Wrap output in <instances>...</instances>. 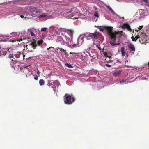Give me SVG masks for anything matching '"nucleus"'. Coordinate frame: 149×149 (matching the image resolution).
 <instances>
[{"instance_id": "f257e3e1", "label": "nucleus", "mask_w": 149, "mask_h": 149, "mask_svg": "<svg viewBox=\"0 0 149 149\" xmlns=\"http://www.w3.org/2000/svg\"><path fill=\"white\" fill-rule=\"evenodd\" d=\"M79 13V11L77 10L76 8L73 7L70 10L65 12L63 14V15L65 16L71 13L70 15V17H72L74 16L77 15V14H78Z\"/></svg>"}, {"instance_id": "f03ea898", "label": "nucleus", "mask_w": 149, "mask_h": 149, "mask_svg": "<svg viewBox=\"0 0 149 149\" xmlns=\"http://www.w3.org/2000/svg\"><path fill=\"white\" fill-rule=\"evenodd\" d=\"M47 85L49 86L52 87L54 88V91H55L56 87H58L60 84L58 80L54 81L52 80L48 81Z\"/></svg>"}, {"instance_id": "7ed1b4c3", "label": "nucleus", "mask_w": 149, "mask_h": 149, "mask_svg": "<svg viewBox=\"0 0 149 149\" xmlns=\"http://www.w3.org/2000/svg\"><path fill=\"white\" fill-rule=\"evenodd\" d=\"M139 34L140 37V39L139 40V42L141 43L142 44H146L145 43H147L146 42L147 41L146 35L145 33L143 32H139Z\"/></svg>"}, {"instance_id": "20e7f679", "label": "nucleus", "mask_w": 149, "mask_h": 149, "mask_svg": "<svg viewBox=\"0 0 149 149\" xmlns=\"http://www.w3.org/2000/svg\"><path fill=\"white\" fill-rule=\"evenodd\" d=\"M74 101V97H72L70 95L67 96L65 99L64 100L65 103L68 105L72 104Z\"/></svg>"}, {"instance_id": "39448f33", "label": "nucleus", "mask_w": 149, "mask_h": 149, "mask_svg": "<svg viewBox=\"0 0 149 149\" xmlns=\"http://www.w3.org/2000/svg\"><path fill=\"white\" fill-rule=\"evenodd\" d=\"M104 29L107 32V34L110 37L115 33V31L113 32V28L110 26H105Z\"/></svg>"}, {"instance_id": "423d86ee", "label": "nucleus", "mask_w": 149, "mask_h": 149, "mask_svg": "<svg viewBox=\"0 0 149 149\" xmlns=\"http://www.w3.org/2000/svg\"><path fill=\"white\" fill-rule=\"evenodd\" d=\"M37 46V45L35 39H33L29 45V48H32L33 51L34 50L36 49Z\"/></svg>"}, {"instance_id": "0eeeda50", "label": "nucleus", "mask_w": 149, "mask_h": 149, "mask_svg": "<svg viewBox=\"0 0 149 149\" xmlns=\"http://www.w3.org/2000/svg\"><path fill=\"white\" fill-rule=\"evenodd\" d=\"M29 9L30 12L31 13L35 12L36 13H39L41 12V10L37 9L36 7L33 6H30L29 7Z\"/></svg>"}, {"instance_id": "6e6552de", "label": "nucleus", "mask_w": 149, "mask_h": 149, "mask_svg": "<svg viewBox=\"0 0 149 149\" xmlns=\"http://www.w3.org/2000/svg\"><path fill=\"white\" fill-rule=\"evenodd\" d=\"M99 35V33L97 32L94 33H90L89 35V36L94 39H97L98 38V36Z\"/></svg>"}, {"instance_id": "1a4fd4ad", "label": "nucleus", "mask_w": 149, "mask_h": 149, "mask_svg": "<svg viewBox=\"0 0 149 149\" xmlns=\"http://www.w3.org/2000/svg\"><path fill=\"white\" fill-rule=\"evenodd\" d=\"M9 48L8 49L7 48H3L1 49L0 51V56H5L6 55L7 52L9 51Z\"/></svg>"}, {"instance_id": "9d476101", "label": "nucleus", "mask_w": 149, "mask_h": 149, "mask_svg": "<svg viewBox=\"0 0 149 149\" xmlns=\"http://www.w3.org/2000/svg\"><path fill=\"white\" fill-rule=\"evenodd\" d=\"M74 33V31L72 30H67V33L69 34L70 37H67V36H65L66 38H67L68 40L70 38L72 40L73 38V35Z\"/></svg>"}, {"instance_id": "9b49d317", "label": "nucleus", "mask_w": 149, "mask_h": 149, "mask_svg": "<svg viewBox=\"0 0 149 149\" xmlns=\"http://www.w3.org/2000/svg\"><path fill=\"white\" fill-rule=\"evenodd\" d=\"M30 66H22L20 68V70L22 72L24 73H26L27 72L30 71L29 69L28 68Z\"/></svg>"}, {"instance_id": "f8f14e48", "label": "nucleus", "mask_w": 149, "mask_h": 149, "mask_svg": "<svg viewBox=\"0 0 149 149\" xmlns=\"http://www.w3.org/2000/svg\"><path fill=\"white\" fill-rule=\"evenodd\" d=\"M117 36V35L116 33H115L114 34H113L112 36H111L110 37L111 40V41L113 43L115 42V41L116 40V36Z\"/></svg>"}, {"instance_id": "ddd939ff", "label": "nucleus", "mask_w": 149, "mask_h": 149, "mask_svg": "<svg viewBox=\"0 0 149 149\" xmlns=\"http://www.w3.org/2000/svg\"><path fill=\"white\" fill-rule=\"evenodd\" d=\"M122 72V70H120L117 71L113 73V74L114 76H117L120 75L121 73Z\"/></svg>"}, {"instance_id": "4468645a", "label": "nucleus", "mask_w": 149, "mask_h": 149, "mask_svg": "<svg viewBox=\"0 0 149 149\" xmlns=\"http://www.w3.org/2000/svg\"><path fill=\"white\" fill-rule=\"evenodd\" d=\"M115 33H116L117 36L119 35V36H118V37H120L122 36H123L125 35L124 32H123V31H118V32L115 31Z\"/></svg>"}, {"instance_id": "2eb2a0df", "label": "nucleus", "mask_w": 149, "mask_h": 149, "mask_svg": "<svg viewBox=\"0 0 149 149\" xmlns=\"http://www.w3.org/2000/svg\"><path fill=\"white\" fill-rule=\"evenodd\" d=\"M131 38L132 39V40L133 41H136L138 39H140V37L139 33L136 36H135V37H134V36H132L131 37Z\"/></svg>"}, {"instance_id": "dca6fc26", "label": "nucleus", "mask_w": 149, "mask_h": 149, "mask_svg": "<svg viewBox=\"0 0 149 149\" xmlns=\"http://www.w3.org/2000/svg\"><path fill=\"white\" fill-rule=\"evenodd\" d=\"M128 47L131 51H135V48L133 44H130L128 46Z\"/></svg>"}, {"instance_id": "f3484780", "label": "nucleus", "mask_w": 149, "mask_h": 149, "mask_svg": "<svg viewBox=\"0 0 149 149\" xmlns=\"http://www.w3.org/2000/svg\"><path fill=\"white\" fill-rule=\"evenodd\" d=\"M19 55H16L14 56V57H13V58H12V60L13 61L15 62L17 61V58H19Z\"/></svg>"}, {"instance_id": "a211bd4d", "label": "nucleus", "mask_w": 149, "mask_h": 149, "mask_svg": "<svg viewBox=\"0 0 149 149\" xmlns=\"http://www.w3.org/2000/svg\"><path fill=\"white\" fill-rule=\"evenodd\" d=\"M121 51L122 56H125L126 54V52L125 51V48L124 47H121Z\"/></svg>"}, {"instance_id": "6ab92c4d", "label": "nucleus", "mask_w": 149, "mask_h": 149, "mask_svg": "<svg viewBox=\"0 0 149 149\" xmlns=\"http://www.w3.org/2000/svg\"><path fill=\"white\" fill-rule=\"evenodd\" d=\"M129 24L128 23H125L121 26L122 28L123 29H125L127 28L129 26Z\"/></svg>"}, {"instance_id": "aec40b11", "label": "nucleus", "mask_w": 149, "mask_h": 149, "mask_svg": "<svg viewBox=\"0 0 149 149\" xmlns=\"http://www.w3.org/2000/svg\"><path fill=\"white\" fill-rule=\"evenodd\" d=\"M110 44L113 46L115 45H120V43H113L112 41H110L109 42Z\"/></svg>"}, {"instance_id": "412c9836", "label": "nucleus", "mask_w": 149, "mask_h": 149, "mask_svg": "<svg viewBox=\"0 0 149 149\" xmlns=\"http://www.w3.org/2000/svg\"><path fill=\"white\" fill-rule=\"evenodd\" d=\"M95 26L99 29L100 31L103 32L104 31V29L103 28H101V26Z\"/></svg>"}, {"instance_id": "4be33fe9", "label": "nucleus", "mask_w": 149, "mask_h": 149, "mask_svg": "<svg viewBox=\"0 0 149 149\" xmlns=\"http://www.w3.org/2000/svg\"><path fill=\"white\" fill-rule=\"evenodd\" d=\"M106 7L109 10L113 13L114 14L115 13L114 12L113 10V9L109 6L107 5Z\"/></svg>"}, {"instance_id": "5701e85b", "label": "nucleus", "mask_w": 149, "mask_h": 149, "mask_svg": "<svg viewBox=\"0 0 149 149\" xmlns=\"http://www.w3.org/2000/svg\"><path fill=\"white\" fill-rule=\"evenodd\" d=\"M24 49H26V50L28 49L27 51L29 52H33L34 51L33 50H30V48H29V47L28 48L27 45H26V47L24 48Z\"/></svg>"}, {"instance_id": "b1692460", "label": "nucleus", "mask_w": 149, "mask_h": 149, "mask_svg": "<svg viewBox=\"0 0 149 149\" xmlns=\"http://www.w3.org/2000/svg\"><path fill=\"white\" fill-rule=\"evenodd\" d=\"M43 41L42 40H38L37 42H36L37 46L38 45H40L42 44V43H43Z\"/></svg>"}, {"instance_id": "393cba45", "label": "nucleus", "mask_w": 149, "mask_h": 149, "mask_svg": "<svg viewBox=\"0 0 149 149\" xmlns=\"http://www.w3.org/2000/svg\"><path fill=\"white\" fill-rule=\"evenodd\" d=\"M45 81L43 79H40L39 81V84L41 86L44 85V84Z\"/></svg>"}, {"instance_id": "a878e982", "label": "nucleus", "mask_w": 149, "mask_h": 149, "mask_svg": "<svg viewBox=\"0 0 149 149\" xmlns=\"http://www.w3.org/2000/svg\"><path fill=\"white\" fill-rule=\"evenodd\" d=\"M139 13L141 15H143L144 14V11L143 9H140L139 10Z\"/></svg>"}, {"instance_id": "bb28decb", "label": "nucleus", "mask_w": 149, "mask_h": 149, "mask_svg": "<svg viewBox=\"0 0 149 149\" xmlns=\"http://www.w3.org/2000/svg\"><path fill=\"white\" fill-rule=\"evenodd\" d=\"M47 50H49L50 52H53L54 47H49L47 48Z\"/></svg>"}, {"instance_id": "cd10ccee", "label": "nucleus", "mask_w": 149, "mask_h": 149, "mask_svg": "<svg viewBox=\"0 0 149 149\" xmlns=\"http://www.w3.org/2000/svg\"><path fill=\"white\" fill-rule=\"evenodd\" d=\"M16 55H14L13 54H9L8 57L10 58H12L14 57V56Z\"/></svg>"}, {"instance_id": "c85d7f7f", "label": "nucleus", "mask_w": 149, "mask_h": 149, "mask_svg": "<svg viewBox=\"0 0 149 149\" xmlns=\"http://www.w3.org/2000/svg\"><path fill=\"white\" fill-rule=\"evenodd\" d=\"M47 28H46V27L42 28L41 29L40 31L41 32H42V31L45 32V31H46L47 30Z\"/></svg>"}, {"instance_id": "c756f323", "label": "nucleus", "mask_w": 149, "mask_h": 149, "mask_svg": "<svg viewBox=\"0 0 149 149\" xmlns=\"http://www.w3.org/2000/svg\"><path fill=\"white\" fill-rule=\"evenodd\" d=\"M94 15L97 17H99V14L97 12H96L94 13Z\"/></svg>"}, {"instance_id": "7c9ffc66", "label": "nucleus", "mask_w": 149, "mask_h": 149, "mask_svg": "<svg viewBox=\"0 0 149 149\" xmlns=\"http://www.w3.org/2000/svg\"><path fill=\"white\" fill-rule=\"evenodd\" d=\"M65 65L68 68H72V66L71 65H70L67 63H66Z\"/></svg>"}, {"instance_id": "2f4dec72", "label": "nucleus", "mask_w": 149, "mask_h": 149, "mask_svg": "<svg viewBox=\"0 0 149 149\" xmlns=\"http://www.w3.org/2000/svg\"><path fill=\"white\" fill-rule=\"evenodd\" d=\"M59 49H60L61 52H64L65 53V54H66L67 53L66 52V50H65L62 48H60Z\"/></svg>"}, {"instance_id": "473e14b6", "label": "nucleus", "mask_w": 149, "mask_h": 149, "mask_svg": "<svg viewBox=\"0 0 149 149\" xmlns=\"http://www.w3.org/2000/svg\"><path fill=\"white\" fill-rule=\"evenodd\" d=\"M143 27V26H139V27L137 28V29H138V30H141L142 28Z\"/></svg>"}, {"instance_id": "72a5a7b5", "label": "nucleus", "mask_w": 149, "mask_h": 149, "mask_svg": "<svg viewBox=\"0 0 149 149\" xmlns=\"http://www.w3.org/2000/svg\"><path fill=\"white\" fill-rule=\"evenodd\" d=\"M127 28V30L128 31H132V30H131V28H130V25H129L128 26Z\"/></svg>"}, {"instance_id": "f704fd0d", "label": "nucleus", "mask_w": 149, "mask_h": 149, "mask_svg": "<svg viewBox=\"0 0 149 149\" xmlns=\"http://www.w3.org/2000/svg\"><path fill=\"white\" fill-rule=\"evenodd\" d=\"M31 35L32 36H36L34 33L32 31H31Z\"/></svg>"}, {"instance_id": "c9c22d12", "label": "nucleus", "mask_w": 149, "mask_h": 149, "mask_svg": "<svg viewBox=\"0 0 149 149\" xmlns=\"http://www.w3.org/2000/svg\"><path fill=\"white\" fill-rule=\"evenodd\" d=\"M34 79L36 80H37L38 79V76L37 75H36L34 77Z\"/></svg>"}, {"instance_id": "e433bc0d", "label": "nucleus", "mask_w": 149, "mask_h": 149, "mask_svg": "<svg viewBox=\"0 0 149 149\" xmlns=\"http://www.w3.org/2000/svg\"><path fill=\"white\" fill-rule=\"evenodd\" d=\"M126 80H123L122 81H119V82L120 83H123L124 82H126Z\"/></svg>"}, {"instance_id": "4c0bfd02", "label": "nucleus", "mask_w": 149, "mask_h": 149, "mask_svg": "<svg viewBox=\"0 0 149 149\" xmlns=\"http://www.w3.org/2000/svg\"><path fill=\"white\" fill-rule=\"evenodd\" d=\"M44 14H43V15H40V16H39V17L40 18V17H45L46 16V15H44Z\"/></svg>"}, {"instance_id": "58836bf2", "label": "nucleus", "mask_w": 149, "mask_h": 149, "mask_svg": "<svg viewBox=\"0 0 149 149\" xmlns=\"http://www.w3.org/2000/svg\"><path fill=\"white\" fill-rule=\"evenodd\" d=\"M97 47L100 50H101V48L100 47V46L99 45H97Z\"/></svg>"}, {"instance_id": "ea45409f", "label": "nucleus", "mask_w": 149, "mask_h": 149, "mask_svg": "<svg viewBox=\"0 0 149 149\" xmlns=\"http://www.w3.org/2000/svg\"><path fill=\"white\" fill-rule=\"evenodd\" d=\"M105 66L107 67H111V65H109V64H106L105 65Z\"/></svg>"}, {"instance_id": "a19ab883", "label": "nucleus", "mask_w": 149, "mask_h": 149, "mask_svg": "<svg viewBox=\"0 0 149 149\" xmlns=\"http://www.w3.org/2000/svg\"><path fill=\"white\" fill-rule=\"evenodd\" d=\"M76 46H77V45H76V44H74L73 45V48L76 47Z\"/></svg>"}, {"instance_id": "79ce46f5", "label": "nucleus", "mask_w": 149, "mask_h": 149, "mask_svg": "<svg viewBox=\"0 0 149 149\" xmlns=\"http://www.w3.org/2000/svg\"><path fill=\"white\" fill-rule=\"evenodd\" d=\"M37 74H38V75L39 76L40 72H39V70H38V71H37Z\"/></svg>"}, {"instance_id": "37998d69", "label": "nucleus", "mask_w": 149, "mask_h": 149, "mask_svg": "<svg viewBox=\"0 0 149 149\" xmlns=\"http://www.w3.org/2000/svg\"><path fill=\"white\" fill-rule=\"evenodd\" d=\"M143 1L145 2L146 3H147L148 1V0H143Z\"/></svg>"}, {"instance_id": "c03bdc74", "label": "nucleus", "mask_w": 149, "mask_h": 149, "mask_svg": "<svg viewBox=\"0 0 149 149\" xmlns=\"http://www.w3.org/2000/svg\"><path fill=\"white\" fill-rule=\"evenodd\" d=\"M22 41V39H20V40H17V41L19 42H20Z\"/></svg>"}, {"instance_id": "a18cd8bd", "label": "nucleus", "mask_w": 149, "mask_h": 149, "mask_svg": "<svg viewBox=\"0 0 149 149\" xmlns=\"http://www.w3.org/2000/svg\"><path fill=\"white\" fill-rule=\"evenodd\" d=\"M40 0H33L32 1H33V2H36Z\"/></svg>"}, {"instance_id": "49530a36", "label": "nucleus", "mask_w": 149, "mask_h": 149, "mask_svg": "<svg viewBox=\"0 0 149 149\" xmlns=\"http://www.w3.org/2000/svg\"><path fill=\"white\" fill-rule=\"evenodd\" d=\"M73 54H79V53H75V52H73Z\"/></svg>"}, {"instance_id": "de8ad7c7", "label": "nucleus", "mask_w": 149, "mask_h": 149, "mask_svg": "<svg viewBox=\"0 0 149 149\" xmlns=\"http://www.w3.org/2000/svg\"><path fill=\"white\" fill-rule=\"evenodd\" d=\"M20 17L21 18H23L24 17V16L22 15L20 16Z\"/></svg>"}, {"instance_id": "09e8293b", "label": "nucleus", "mask_w": 149, "mask_h": 149, "mask_svg": "<svg viewBox=\"0 0 149 149\" xmlns=\"http://www.w3.org/2000/svg\"><path fill=\"white\" fill-rule=\"evenodd\" d=\"M147 79L146 78H143V79H142L143 80L144 79V80H146Z\"/></svg>"}, {"instance_id": "8fccbe9b", "label": "nucleus", "mask_w": 149, "mask_h": 149, "mask_svg": "<svg viewBox=\"0 0 149 149\" xmlns=\"http://www.w3.org/2000/svg\"><path fill=\"white\" fill-rule=\"evenodd\" d=\"M125 66L127 67H128V68H130L131 67L130 66H128V65Z\"/></svg>"}, {"instance_id": "3c124183", "label": "nucleus", "mask_w": 149, "mask_h": 149, "mask_svg": "<svg viewBox=\"0 0 149 149\" xmlns=\"http://www.w3.org/2000/svg\"><path fill=\"white\" fill-rule=\"evenodd\" d=\"M139 31V30H138V29H135V31H136L138 32Z\"/></svg>"}, {"instance_id": "603ef678", "label": "nucleus", "mask_w": 149, "mask_h": 149, "mask_svg": "<svg viewBox=\"0 0 149 149\" xmlns=\"http://www.w3.org/2000/svg\"><path fill=\"white\" fill-rule=\"evenodd\" d=\"M73 53L70 52V54H73Z\"/></svg>"}, {"instance_id": "864d4df0", "label": "nucleus", "mask_w": 149, "mask_h": 149, "mask_svg": "<svg viewBox=\"0 0 149 149\" xmlns=\"http://www.w3.org/2000/svg\"><path fill=\"white\" fill-rule=\"evenodd\" d=\"M148 66H149V62L148 63Z\"/></svg>"}, {"instance_id": "5fc2aeb1", "label": "nucleus", "mask_w": 149, "mask_h": 149, "mask_svg": "<svg viewBox=\"0 0 149 149\" xmlns=\"http://www.w3.org/2000/svg\"><path fill=\"white\" fill-rule=\"evenodd\" d=\"M31 58V57H29V58Z\"/></svg>"}, {"instance_id": "6e6d98bb", "label": "nucleus", "mask_w": 149, "mask_h": 149, "mask_svg": "<svg viewBox=\"0 0 149 149\" xmlns=\"http://www.w3.org/2000/svg\"><path fill=\"white\" fill-rule=\"evenodd\" d=\"M26 77H27V74H26Z\"/></svg>"}, {"instance_id": "4d7b16f0", "label": "nucleus", "mask_w": 149, "mask_h": 149, "mask_svg": "<svg viewBox=\"0 0 149 149\" xmlns=\"http://www.w3.org/2000/svg\"><path fill=\"white\" fill-rule=\"evenodd\" d=\"M128 62V61H126V62Z\"/></svg>"}, {"instance_id": "13d9d810", "label": "nucleus", "mask_w": 149, "mask_h": 149, "mask_svg": "<svg viewBox=\"0 0 149 149\" xmlns=\"http://www.w3.org/2000/svg\"><path fill=\"white\" fill-rule=\"evenodd\" d=\"M128 62V61H126V62Z\"/></svg>"}]
</instances>
